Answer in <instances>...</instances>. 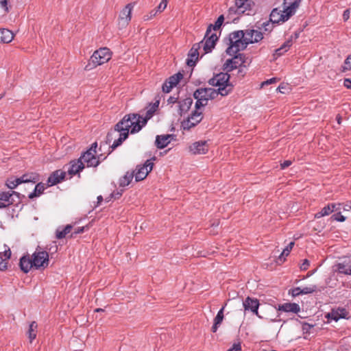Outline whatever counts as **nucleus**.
<instances>
[{"mask_svg": "<svg viewBox=\"0 0 351 351\" xmlns=\"http://www.w3.org/2000/svg\"><path fill=\"white\" fill-rule=\"evenodd\" d=\"M245 33H247V29L233 32L230 34L228 40L229 42H231L245 38Z\"/></svg>", "mask_w": 351, "mask_h": 351, "instance_id": "nucleus-34", "label": "nucleus"}, {"mask_svg": "<svg viewBox=\"0 0 351 351\" xmlns=\"http://www.w3.org/2000/svg\"><path fill=\"white\" fill-rule=\"evenodd\" d=\"M224 21L223 15H220L217 20L215 21V25L210 24L206 29V36H208L210 34L212 29L217 30L220 29Z\"/></svg>", "mask_w": 351, "mask_h": 351, "instance_id": "nucleus-33", "label": "nucleus"}, {"mask_svg": "<svg viewBox=\"0 0 351 351\" xmlns=\"http://www.w3.org/2000/svg\"><path fill=\"white\" fill-rule=\"evenodd\" d=\"M14 38V34L8 29H0V43H9Z\"/></svg>", "mask_w": 351, "mask_h": 351, "instance_id": "nucleus-31", "label": "nucleus"}, {"mask_svg": "<svg viewBox=\"0 0 351 351\" xmlns=\"http://www.w3.org/2000/svg\"><path fill=\"white\" fill-rule=\"evenodd\" d=\"M226 73H220L215 75L208 80V84L213 86H218L216 89L221 96H226L233 90L234 85L230 82V75Z\"/></svg>", "mask_w": 351, "mask_h": 351, "instance_id": "nucleus-3", "label": "nucleus"}, {"mask_svg": "<svg viewBox=\"0 0 351 351\" xmlns=\"http://www.w3.org/2000/svg\"><path fill=\"white\" fill-rule=\"evenodd\" d=\"M279 80L276 77H273V78H271L269 80H267L263 82H262L261 84V86H263L265 85H268V84H273V83H275L276 82H278Z\"/></svg>", "mask_w": 351, "mask_h": 351, "instance_id": "nucleus-54", "label": "nucleus"}, {"mask_svg": "<svg viewBox=\"0 0 351 351\" xmlns=\"http://www.w3.org/2000/svg\"><path fill=\"white\" fill-rule=\"evenodd\" d=\"M152 160H156V157L154 156L152 159L147 160L142 167H136V170L134 171L136 182L144 180L148 173L151 172L154 167V163L152 162Z\"/></svg>", "mask_w": 351, "mask_h": 351, "instance_id": "nucleus-6", "label": "nucleus"}, {"mask_svg": "<svg viewBox=\"0 0 351 351\" xmlns=\"http://www.w3.org/2000/svg\"><path fill=\"white\" fill-rule=\"evenodd\" d=\"M183 78V74L180 72H178L176 74H174L169 77L166 81L169 83V84L172 85L173 87L176 86L180 81Z\"/></svg>", "mask_w": 351, "mask_h": 351, "instance_id": "nucleus-39", "label": "nucleus"}, {"mask_svg": "<svg viewBox=\"0 0 351 351\" xmlns=\"http://www.w3.org/2000/svg\"><path fill=\"white\" fill-rule=\"evenodd\" d=\"M287 3V0H284L283 5H285ZM296 12V10L294 8H292L290 5L289 6H285L283 12L285 14V18L287 20H289V18L293 16Z\"/></svg>", "mask_w": 351, "mask_h": 351, "instance_id": "nucleus-41", "label": "nucleus"}, {"mask_svg": "<svg viewBox=\"0 0 351 351\" xmlns=\"http://www.w3.org/2000/svg\"><path fill=\"white\" fill-rule=\"evenodd\" d=\"M195 99H197L195 107V110H198L201 107L207 105V104L204 101V99H202L200 97L198 96V97H194Z\"/></svg>", "mask_w": 351, "mask_h": 351, "instance_id": "nucleus-45", "label": "nucleus"}, {"mask_svg": "<svg viewBox=\"0 0 351 351\" xmlns=\"http://www.w3.org/2000/svg\"><path fill=\"white\" fill-rule=\"evenodd\" d=\"M66 167H67L66 173L67 172L71 176L79 173L85 167L84 162H81V160L79 159L71 160L68 165L64 167V168Z\"/></svg>", "mask_w": 351, "mask_h": 351, "instance_id": "nucleus-14", "label": "nucleus"}, {"mask_svg": "<svg viewBox=\"0 0 351 351\" xmlns=\"http://www.w3.org/2000/svg\"><path fill=\"white\" fill-rule=\"evenodd\" d=\"M344 64L346 66L343 67V71L351 70V56L346 59Z\"/></svg>", "mask_w": 351, "mask_h": 351, "instance_id": "nucleus-52", "label": "nucleus"}, {"mask_svg": "<svg viewBox=\"0 0 351 351\" xmlns=\"http://www.w3.org/2000/svg\"><path fill=\"white\" fill-rule=\"evenodd\" d=\"M262 26L264 27L265 31L271 32L273 28V24H270V21L263 23Z\"/></svg>", "mask_w": 351, "mask_h": 351, "instance_id": "nucleus-53", "label": "nucleus"}, {"mask_svg": "<svg viewBox=\"0 0 351 351\" xmlns=\"http://www.w3.org/2000/svg\"><path fill=\"white\" fill-rule=\"evenodd\" d=\"M223 319V317H221L220 315H217L214 319V324L212 326L211 330L213 332H216L219 326L221 324L222 321Z\"/></svg>", "mask_w": 351, "mask_h": 351, "instance_id": "nucleus-42", "label": "nucleus"}, {"mask_svg": "<svg viewBox=\"0 0 351 351\" xmlns=\"http://www.w3.org/2000/svg\"><path fill=\"white\" fill-rule=\"evenodd\" d=\"M220 93L216 89L212 88H200L193 93V97H200L207 104L209 99H215Z\"/></svg>", "mask_w": 351, "mask_h": 351, "instance_id": "nucleus-11", "label": "nucleus"}, {"mask_svg": "<svg viewBox=\"0 0 351 351\" xmlns=\"http://www.w3.org/2000/svg\"><path fill=\"white\" fill-rule=\"evenodd\" d=\"M174 137L175 135L173 134L158 135L156 138L155 145L157 148L163 149L168 145Z\"/></svg>", "mask_w": 351, "mask_h": 351, "instance_id": "nucleus-23", "label": "nucleus"}, {"mask_svg": "<svg viewBox=\"0 0 351 351\" xmlns=\"http://www.w3.org/2000/svg\"><path fill=\"white\" fill-rule=\"evenodd\" d=\"M310 265V263L307 259H304L302 265H300V269L302 270H306Z\"/></svg>", "mask_w": 351, "mask_h": 351, "instance_id": "nucleus-56", "label": "nucleus"}, {"mask_svg": "<svg viewBox=\"0 0 351 351\" xmlns=\"http://www.w3.org/2000/svg\"><path fill=\"white\" fill-rule=\"evenodd\" d=\"M278 310L287 313H298L300 311V307L296 303H285L278 305Z\"/></svg>", "mask_w": 351, "mask_h": 351, "instance_id": "nucleus-27", "label": "nucleus"}, {"mask_svg": "<svg viewBox=\"0 0 351 351\" xmlns=\"http://www.w3.org/2000/svg\"><path fill=\"white\" fill-rule=\"evenodd\" d=\"M95 154H96L87 150L83 153L78 159L80 160L81 162H84V165L86 163L88 167H96L99 165L100 158L103 156V154L101 153L98 157H96Z\"/></svg>", "mask_w": 351, "mask_h": 351, "instance_id": "nucleus-10", "label": "nucleus"}, {"mask_svg": "<svg viewBox=\"0 0 351 351\" xmlns=\"http://www.w3.org/2000/svg\"><path fill=\"white\" fill-rule=\"evenodd\" d=\"M0 6L5 12H9L8 0H0Z\"/></svg>", "mask_w": 351, "mask_h": 351, "instance_id": "nucleus-50", "label": "nucleus"}, {"mask_svg": "<svg viewBox=\"0 0 351 351\" xmlns=\"http://www.w3.org/2000/svg\"><path fill=\"white\" fill-rule=\"evenodd\" d=\"M245 62V56L243 53H239L235 55L232 58L226 60L223 65V70L226 72H230L238 66H241Z\"/></svg>", "mask_w": 351, "mask_h": 351, "instance_id": "nucleus-9", "label": "nucleus"}, {"mask_svg": "<svg viewBox=\"0 0 351 351\" xmlns=\"http://www.w3.org/2000/svg\"><path fill=\"white\" fill-rule=\"evenodd\" d=\"M218 37L216 34H208V36H204L203 43V49L205 53H208L212 51L213 49L215 48Z\"/></svg>", "mask_w": 351, "mask_h": 351, "instance_id": "nucleus-15", "label": "nucleus"}, {"mask_svg": "<svg viewBox=\"0 0 351 351\" xmlns=\"http://www.w3.org/2000/svg\"><path fill=\"white\" fill-rule=\"evenodd\" d=\"M348 315L347 311L344 308H338L332 309L331 312L328 313L326 317L337 322L341 318H346Z\"/></svg>", "mask_w": 351, "mask_h": 351, "instance_id": "nucleus-25", "label": "nucleus"}, {"mask_svg": "<svg viewBox=\"0 0 351 351\" xmlns=\"http://www.w3.org/2000/svg\"><path fill=\"white\" fill-rule=\"evenodd\" d=\"M38 324L36 322H32L29 324V330L27 332L28 338L29 339L30 343L36 337Z\"/></svg>", "mask_w": 351, "mask_h": 351, "instance_id": "nucleus-38", "label": "nucleus"}, {"mask_svg": "<svg viewBox=\"0 0 351 351\" xmlns=\"http://www.w3.org/2000/svg\"><path fill=\"white\" fill-rule=\"evenodd\" d=\"M19 267L24 273H27L34 265H33V260L30 258L29 255H24L20 258Z\"/></svg>", "mask_w": 351, "mask_h": 351, "instance_id": "nucleus-26", "label": "nucleus"}, {"mask_svg": "<svg viewBox=\"0 0 351 351\" xmlns=\"http://www.w3.org/2000/svg\"><path fill=\"white\" fill-rule=\"evenodd\" d=\"M178 113L179 115L182 116L186 113L193 104V99L191 97H187L178 102Z\"/></svg>", "mask_w": 351, "mask_h": 351, "instance_id": "nucleus-24", "label": "nucleus"}, {"mask_svg": "<svg viewBox=\"0 0 351 351\" xmlns=\"http://www.w3.org/2000/svg\"><path fill=\"white\" fill-rule=\"evenodd\" d=\"M341 204H330L326 206H324L319 212L317 213L315 215V218H320L326 215H330L334 211H337L341 210Z\"/></svg>", "mask_w": 351, "mask_h": 351, "instance_id": "nucleus-19", "label": "nucleus"}, {"mask_svg": "<svg viewBox=\"0 0 351 351\" xmlns=\"http://www.w3.org/2000/svg\"><path fill=\"white\" fill-rule=\"evenodd\" d=\"M11 256L10 249L5 250L3 253H0V270L4 271L7 269L8 261Z\"/></svg>", "mask_w": 351, "mask_h": 351, "instance_id": "nucleus-32", "label": "nucleus"}, {"mask_svg": "<svg viewBox=\"0 0 351 351\" xmlns=\"http://www.w3.org/2000/svg\"><path fill=\"white\" fill-rule=\"evenodd\" d=\"M120 134H121V130L119 128H117L116 125H115L114 129L110 130L108 132L106 141L101 142L100 143V147L99 148V151L100 152H102L103 147L104 149L106 148L112 141H114L119 136Z\"/></svg>", "mask_w": 351, "mask_h": 351, "instance_id": "nucleus-16", "label": "nucleus"}, {"mask_svg": "<svg viewBox=\"0 0 351 351\" xmlns=\"http://www.w3.org/2000/svg\"><path fill=\"white\" fill-rule=\"evenodd\" d=\"M338 213L332 215L334 220L343 222L346 220V217L341 214L340 210H337Z\"/></svg>", "mask_w": 351, "mask_h": 351, "instance_id": "nucleus-47", "label": "nucleus"}, {"mask_svg": "<svg viewBox=\"0 0 351 351\" xmlns=\"http://www.w3.org/2000/svg\"><path fill=\"white\" fill-rule=\"evenodd\" d=\"M159 102V100H156L153 104H149L146 112L145 117H142L141 119V123L143 125H145L147 123V120L152 117L153 114L158 108Z\"/></svg>", "mask_w": 351, "mask_h": 351, "instance_id": "nucleus-30", "label": "nucleus"}, {"mask_svg": "<svg viewBox=\"0 0 351 351\" xmlns=\"http://www.w3.org/2000/svg\"><path fill=\"white\" fill-rule=\"evenodd\" d=\"M8 188L10 189H15L18 185L20 184V180H16V178H10L6 181L5 183Z\"/></svg>", "mask_w": 351, "mask_h": 351, "instance_id": "nucleus-43", "label": "nucleus"}, {"mask_svg": "<svg viewBox=\"0 0 351 351\" xmlns=\"http://www.w3.org/2000/svg\"><path fill=\"white\" fill-rule=\"evenodd\" d=\"M134 176V171H128L124 176L120 178L119 186L122 187L128 186L132 180Z\"/></svg>", "mask_w": 351, "mask_h": 351, "instance_id": "nucleus-37", "label": "nucleus"}, {"mask_svg": "<svg viewBox=\"0 0 351 351\" xmlns=\"http://www.w3.org/2000/svg\"><path fill=\"white\" fill-rule=\"evenodd\" d=\"M285 52V51H283L282 48H281V47H280L275 50L274 56H276L278 57V56H282Z\"/></svg>", "mask_w": 351, "mask_h": 351, "instance_id": "nucleus-63", "label": "nucleus"}, {"mask_svg": "<svg viewBox=\"0 0 351 351\" xmlns=\"http://www.w3.org/2000/svg\"><path fill=\"white\" fill-rule=\"evenodd\" d=\"M36 176L34 174H24L21 178H17L16 180H20V184L22 183L33 182L35 183Z\"/></svg>", "mask_w": 351, "mask_h": 351, "instance_id": "nucleus-40", "label": "nucleus"}, {"mask_svg": "<svg viewBox=\"0 0 351 351\" xmlns=\"http://www.w3.org/2000/svg\"><path fill=\"white\" fill-rule=\"evenodd\" d=\"M45 189V184L40 182L36 185L34 191L28 195V197L29 199H33L34 197L40 196L43 193Z\"/></svg>", "mask_w": 351, "mask_h": 351, "instance_id": "nucleus-36", "label": "nucleus"}, {"mask_svg": "<svg viewBox=\"0 0 351 351\" xmlns=\"http://www.w3.org/2000/svg\"><path fill=\"white\" fill-rule=\"evenodd\" d=\"M202 44L203 41L194 44L189 51L188 58L186 59V64L189 66H194L195 65L196 61L198 60L199 57L198 50L200 49L201 45Z\"/></svg>", "mask_w": 351, "mask_h": 351, "instance_id": "nucleus-13", "label": "nucleus"}, {"mask_svg": "<svg viewBox=\"0 0 351 351\" xmlns=\"http://www.w3.org/2000/svg\"><path fill=\"white\" fill-rule=\"evenodd\" d=\"M241 346L240 343H234L232 347L228 350V351H240Z\"/></svg>", "mask_w": 351, "mask_h": 351, "instance_id": "nucleus-57", "label": "nucleus"}, {"mask_svg": "<svg viewBox=\"0 0 351 351\" xmlns=\"http://www.w3.org/2000/svg\"><path fill=\"white\" fill-rule=\"evenodd\" d=\"M66 232H64V230H56V238L57 239H63L66 237Z\"/></svg>", "mask_w": 351, "mask_h": 351, "instance_id": "nucleus-55", "label": "nucleus"}, {"mask_svg": "<svg viewBox=\"0 0 351 351\" xmlns=\"http://www.w3.org/2000/svg\"><path fill=\"white\" fill-rule=\"evenodd\" d=\"M292 44V39L289 38V40L284 43V44L281 46V48H282L283 51L286 52L290 48Z\"/></svg>", "mask_w": 351, "mask_h": 351, "instance_id": "nucleus-49", "label": "nucleus"}, {"mask_svg": "<svg viewBox=\"0 0 351 351\" xmlns=\"http://www.w3.org/2000/svg\"><path fill=\"white\" fill-rule=\"evenodd\" d=\"M128 137V132H121L119 136L114 141L111 145H108V155L110 154L114 149L121 145L122 143Z\"/></svg>", "mask_w": 351, "mask_h": 351, "instance_id": "nucleus-28", "label": "nucleus"}, {"mask_svg": "<svg viewBox=\"0 0 351 351\" xmlns=\"http://www.w3.org/2000/svg\"><path fill=\"white\" fill-rule=\"evenodd\" d=\"M142 117L138 114H129L123 117V118L116 124V128L121 130V132H128L131 128L130 132L132 134L139 132L143 128L141 123Z\"/></svg>", "mask_w": 351, "mask_h": 351, "instance_id": "nucleus-2", "label": "nucleus"}, {"mask_svg": "<svg viewBox=\"0 0 351 351\" xmlns=\"http://www.w3.org/2000/svg\"><path fill=\"white\" fill-rule=\"evenodd\" d=\"M122 193H123V190H121L120 191L113 192L111 194V197H114V199H119L122 195Z\"/></svg>", "mask_w": 351, "mask_h": 351, "instance_id": "nucleus-61", "label": "nucleus"}, {"mask_svg": "<svg viewBox=\"0 0 351 351\" xmlns=\"http://www.w3.org/2000/svg\"><path fill=\"white\" fill-rule=\"evenodd\" d=\"M84 231V227H78L75 229L74 232L71 234V237H73L74 234L82 233Z\"/></svg>", "mask_w": 351, "mask_h": 351, "instance_id": "nucleus-58", "label": "nucleus"}, {"mask_svg": "<svg viewBox=\"0 0 351 351\" xmlns=\"http://www.w3.org/2000/svg\"><path fill=\"white\" fill-rule=\"evenodd\" d=\"M294 242H291L284 250L282 252V253L280 254V256H278V260H277V263L278 264H281L285 260V256H287L290 252L291 251L293 245H294Z\"/></svg>", "mask_w": 351, "mask_h": 351, "instance_id": "nucleus-35", "label": "nucleus"}, {"mask_svg": "<svg viewBox=\"0 0 351 351\" xmlns=\"http://www.w3.org/2000/svg\"><path fill=\"white\" fill-rule=\"evenodd\" d=\"M203 117L201 112L194 110L191 115L182 122V126L184 130H190L191 128L195 127L202 119Z\"/></svg>", "mask_w": 351, "mask_h": 351, "instance_id": "nucleus-12", "label": "nucleus"}, {"mask_svg": "<svg viewBox=\"0 0 351 351\" xmlns=\"http://www.w3.org/2000/svg\"><path fill=\"white\" fill-rule=\"evenodd\" d=\"M110 58L111 53L110 49L107 47L100 48L93 53L84 69L90 71L99 65L107 62Z\"/></svg>", "mask_w": 351, "mask_h": 351, "instance_id": "nucleus-4", "label": "nucleus"}, {"mask_svg": "<svg viewBox=\"0 0 351 351\" xmlns=\"http://www.w3.org/2000/svg\"><path fill=\"white\" fill-rule=\"evenodd\" d=\"M287 21V20L285 18L283 10H278V8H274L272 10L269 16V21L272 24L279 23L280 22H285Z\"/></svg>", "mask_w": 351, "mask_h": 351, "instance_id": "nucleus-22", "label": "nucleus"}, {"mask_svg": "<svg viewBox=\"0 0 351 351\" xmlns=\"http://www.w3.org/2000/svg\"><path fill=\"white\" fill-rule=\"evenodd\" d=\"M254 3L252 0H235L234 6L230 7L228 10L229 14H241L247 10H252Z\"/></svg>", "mask_w": 351, "mask_h": 351, "instance_id": "nucleus-5", "label": "nucleus"}, {"mask_svg": "<svg viewBox=\"0 0 351 351\" xmlns=\"http://www.w3.org/2000/svg\"><path fill=\"white\" fill-rule=\"evenodd\" d=\"M243 307L245 311H251L252 313H255L256 315L260 317L258 314V308L259 306V302L257 299H252L250 297H247L243 301Z\"/></svg>", "mask_w": 351, "mask_h": 351, "instance_id": "nucleus-21", "label": "nucleus"}, {"mask_svg": "<svg viewBox=\"0 0 351 351\" xmlns=\"http://www.w3.org/2000/svg\"><path fill=\"white\" fill-rule=\"evenodd\" d=\"M292 164V162L289 160H285L282 163L280 164V167L282 169H284L288 167H289Z\"/></svg>", "mask_w": 351, "mask_h": 351, "instance_id": "nucleus-59", "label": "nucleus"}, {"mask_svg": "<svg viewBox=\"0 0 351 351\" xmlns=\"http://www.w3.org/2000/svg\"><path fill=\"white\" fill-rule=\"evenodd\" d=\"M13 195H18L19 193L15 191L0 193V208H5L13 204L14 200L12 198Z\"/></svg>", "mask_w": 351, "mask_h": 351, "instance_id": "nucleus-17", "label": "nucleus"}, {"mask_svg": "<svg viewBox=\"0 0 351 351\" xmlns=\"http://www.w3.org/2000/svg\"><path fill=\"white\" fill-rule=\"evenodd\" d=\"M350 17V10L348 9L346 10L343 14V18L344 21H347Z\"/></svg>", "mask_w": 351, "mask_h": 351, "instance_id": "nucleus-64", "label": "nucleus"}, {"mask_svg": "<svg viewBox=\"0 0 351 351\" xmlns=\"http://www.w3.org/2000/svg\"><path fill=\"white\" fill-rule=\"evenodd\" d=\"M317 289L316 285H312L311 287H306L302 289V294H308L315 292Z\"/></svg>", "mask_w": 351, "mask_h": 351, "instance_id": "nucleus-44", "label": "nucleus"}, {"mask_svg": "<svg viewBox=\"0 0 351 351\" xmlns=\"http://www.w3.org/2000/svg\"><path fill=\"white\" fill-rule=\"evenodd\" d=\"M167 5V0H162L159 5L157 7L156 12H162L163 11Z\"/></svg>", "mask_w": 351, "mask_h": 351, "instance_id": "nucleus-51", "label": "nucleus"}, {"mask_svg": "<svg viewBox=\"0 0 351 351\" xmlns=\"http://www.w3.org/2000/svg\"><path fill=\"white\" fill-rule=\"evenodd\" d=\"M173 88L172 85L169 84L167 81L165 82L162 86V91L166 93H169Z\"/></svg>", "mask_w": 351, "mask_h": 351, "instance_id": "nucleus-48", "label": "nucleus"}, {"mask_svg": "<svg viewBox=\"0 0 351 351\" xmlns=\"http://www.w3.org/2000/svg\"><path fill=\"white\" fill-rule=\"evenodd\" d=\"M245 35V38L229 42V47L226 49L227 54L233 56L246 49L249 44L258 43L263 38V33L254 29H247Z\"/></svg>", "mask_w": 351, "mask_h": 351, "instance_id": "nucleus-1", "label": "nucleus"}, {"mask_svg": "<svg viewBox=\"0 0 351 351\" xmlns=\"http://www.w3.org/2000/svg\"><path fill=\"white\" fill-rule=\"evenodd\" d=\"M32 260L36 269H45L49 265V254L46 251H36L32 254Z\"/></svg>", "mask_w": 351, "mask_h": 351, "instance_id": "nucleus-7", "label": "nucleus"}, {"mask_svg": "<svg viewBox=\"0 0 351 351\" xmlns=\"http://www.w3.org/2000/svg\"><path fill=\"white\" fill-rule=\"evenodd\" d=\"M190 151L193 154H204L208 152V147L206 141H199L190 146Z\"/></svg>", "mask_w": 351, "mask_h": 351, "instance_id": "nucleus-20", "label": "nucleus"}, {"mask_svg": "<svg viewBox=\"0 0 351 351\" xmlns=\"http://www.w3.org/2000/svg\"><path fill=\"white\" fill-rule=\"evenodd\" d=\"M289 293L291 294L293 297H296L302 295V289L300 287H295L289 291Z\"/></svg>", "mask_w": 351, "mask_h": 351, "instance_id": "nucleus-46", "label": "nucleus"}, {"mask_svg": "<svg viewBox=\"0 0 351 351\" xmlns=\"http://www.w3.org/2000/svg\"><path fill=\"white\" fill-rule=\"evenodd\" d=\"M66 176V171L61 169L56 170L53 172L48 178L47 183L48 186H53L64 179Z\"/></svg>", "mask_w": 351, "mask_h": 351, "instance_id": "nucleus-18", "label": "nucleus"}, {"mask_svg": "<svg viewBox=\"0 0 351 351\" xmlns=\"http://www.w3.org/2000/svg\"><path fill=\"white\" fill-rule=\"evenodd\" d=\"M337 269L339 273L351 275V258H346L342 263H339Z\"/></svg>", "mask_w": 351, "mask_h": 351, "instance_id": "nucleus-29", "label": "nucleus"}, {"mask_svg": "<svg viewBox=\"0 0 351 351\" xmlns=\"http://www.w3.org/2000/svg\"><path fill=\"white\" fill-rule=\"evenodd\" d=\"M343 85L347 88H351V80L348 78H346L343 82Z\"/></svg>", "mask_w": 351, "mask_h": 351, "instance_id": "nucleus-62", "label": "nucleus"}, {"mask_svg": "<svg viewBox=\"0 0 351 351\" xmlns=\"http://www.w3.org/2000/svg\"><path fill=\"white\" fill-rule=\"evenodd\" d=\"M300 0H294L289 5L292 7V8L297 10L300 5Z\"/></svg>", "mask_w": 351, "mask_h": 351, "instance_id": "nucleus-60", "label": "nucleus"}, {"mask_svg": "<svg viewBox=\"0 0 351 351\" xmlns=\"http://www.w3.org/2000/svg\"><path fill=\"white\" fill-rule=\"evenodd\" d=\"M134 3H130L125 5V7L121 11L119 16L118 26L119 29L125 28L130 21H131L132 10L134 8Z\"/></svg>", "mask_w": 351, "mask_h": 351, "instance_id": "nucleus-8", "label": "nucleus"}]
</instances>
